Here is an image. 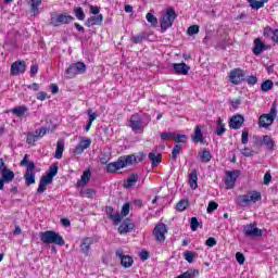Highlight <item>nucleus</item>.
I'll return each instance as SVG.
<instances>
[{"instance_id": "nucleus-53", "label": "nucleus", "mask_w": 278, "mask_h": 278, "mask_svg": "<svg viewBox=\"0 0 278 278\" xmlns=\"http://www.w3.org/2000/svg\"><path fill=\"white\" fill-rule=\"evenodd\" d=\"M129 210H130L129 203H125L122 207V216H128Z\"/></svg>"}, {"instance_id": "nucleus-47", "label": "nucleus", "mask_w": 278, "mask_h": 278, "mask_svg": "<svg viewBox=\"0 0 278 278\" xmlns=\"http://www.w3.org/2000/svg\"><path fill=\"white\" fill-rule=\"evenodd\" d=\"M215 210H218V203L211 201L206 208L207 214H212V212H214Z\"/></svg>"}, {"instance_id": "nucleus-24", "label": "nucleus", "mask_w": 278, "mask_h": 278, "mask_svg": "<svg viewBox=\"0 0 278 278\" xmlns=\"http://www.w3.org/2000/svg\"><path fill=\"white\" fill-rule=\"evenodd\" d=\"M103 23V14L93 15L86 21L87 27H94V25H101Z\"/></svg>"}, {"instance_id": "nucleus-7", "label": "nucleus", "mask_w": 278, "mask_h": 278, "mask_svg": "<svg viewBox=\"0 0 278 278\" xmlns=\"http://www.w3.org/2000/svg\"><path fill=\"white\" fill-rule=\"evenodd\" d=\"M15 174L12 169L8 168L5 161L0 159V190H3L5 184H10L14 180Z\"/></svg>"}, {"instance_id": "nucleus-44", "label": "nucleus", "mask_w": 278, "mask_h": 278, "mask_svg": "<svg viewBox=\"0 0 278 278\" xmlns=\"http://www.w3.org/2000/svg\"><path fill=\"white\" fill-rule=\"evenodd\" d=\"M146 18L148 23H151V25H157V17L153 15V11H150L147 15Z\"/></svg>"}, {"instance_id": "nucleus-1", "label": "nucleus", "mask_w": 278, "mask_h": 278, "mask_svg": "<svg viewBox=\"0 0 278 278\" xmlns=\"http://www.w3.org/2000/svg\"><path fill=\"white\" fill-rule=\"evenodd\" d=\"M146 155L143 153L139 154H129L121 156L117 161L106 164V173L114 174L121 168H126V166H134V164H138L144 160Z\"/></svg>"}, {"instance_id": "nucleus-31", "label": "nucleus", "mask_w": 278, "mask_h": 278, "mask_svg": "<svg viewBox=\"0 0 278 278\" xmlns=\"http://www.w3.org/2000/svg\"><path fill=\"white\" fill-rule=\"evenodd\" d=\"M63 154H64V140L61 139L56 142V150L54 154L55 160H62Z\"/></svg>"}, {"instance_id": "nucleus-20", "label": "nucleus", "mask_w": 278, "mask_h": 278, "mask_svg": "<svg viewBox=\"0 0 278 278\" xmlns=\"http://www.w3.org/2000/svg\"><path fill=\"white\" fill-rule=\"evenodd\" d=\"M173 68L177 75H188L190 73V66L186 63H174Z\"/></svg>"}, {"instance_id": "nucleus-55", "label": "nucleus", "mask_w": 278, "mask_h": 278, "mask_svg": "<svg viewBox=\"0 0 278 278\" xmlns=\"http://www.w3.org/2000/svg\"><path fill=\"white\" fill-rule=\"evenodd\" d=\"M274 31H275V29H273L270 27H265L263 30V35L265 38H269V36H273Z\"/></svg>"}, {"instance_id": "nucleus-33", "label": "nucleus", "mask_w": 278, "mask_h": 278, "mask_svg": "<svg viewBox=\"0 0 278 278\" xmlns=\"http://www.w3.org/2000/svg\"><path fill=\"white\" fill-rule=\"evenodd\" d=\"M248 3H250V8H252V10H260L264 8L265 3H268V0H248Z\"/></svg>"}, {"instance_id": "nucleus-10", "label": "nucleus", "mask_w": 278, "mask_h": 278, "mask_svg": "<svg viewBox=\"0 0 278 278\" xmlns=\"http://www.w3.org/2000/svg\"><path fill=\"white\" fill-rule=\"evenodd\" d=\"M84 73H86V63L84 62L73 63L65 71L67 79H75L76 75H84Z\"/></svg>"}, {"instance_id": "nucleus-64", "label": "nucleus", "mask_w": 278, "mask_h": 278, "mask_svg": "<svg viewBox=\"0 0 278 278\" xmlns=\"http://www.w3.org/2000/svg\"><path fill=\"white\" fill-rule=\"evenodd\" d=\"M271 40L273 42H278V29H274L271 33Z\"/></svg>"}, {"instance_id": "nucleus-4", "label": "nucleus", "mask_w": 278, "mask_h": 278, "mask_svg": "<svg viewBox=\"0 0 278 278\" xmlns=\"http://www.w3.org/2000/svg\"><path fill=\"white\" fill-rule=\"evenodd\" d=\"M39 237L43 244H58L59 247H64V238L53 230L40 232Z\"/></svg>"}, {"instance_id": "nucleus-35", "label": "nucleus", "mask_w": 278, "mask_h": 278, "mask_svg": "<svg viewBox=\"0 0 278 278\" xmlns=\"http://www.w3.org/2000/svg\"><path fill=\"white\" fill-rule=\"evenodd\" d=\"M40 3H42V0H30V8L34 16H38V14L40 13L38 11Z\"/></svg>"}, {"instance_id": "nucleus-52", "label": "nucleus", "mask_w": 278, "mask_h": 278, "mask_svg": "<svg viewBox=\"0 0 278 278\" xmlns=\"http://www.w3.org/2000/svg\"><path fill=\"white\" fill-rule=\"evenodd\" d=\"M35 136L38 138H43V136H47V128H40L35 130Z\"/></svg>"}, {"instance_id": "nucleus-15", "label": "nucleus", "mask_w": 278, "mask_h": 278, "mask_svg": "<svg viewBox=\"0 0 278 278\" xmlns=\"http://www.w3.org/2000/svg\"><path fill=\"white\" fill-rule=\"evenodd\" d=\"M92 144V140L90 138L85 137L83 138L78 144L74 148L75 155H81L86 149H88Z\"/></svg>"}, {"instance_id": "nucleus-16", "label": "nucleus", "mask_w": 278, "mask_h": 278, "mask_svg": "<svg viewBox=\"0 0 278 278\" xmlns=\"http://www.w3.org/2000/svg\"><path fill=\"white\" fill-rule=\"evenodd\" d=\"M243 232L245 236L252 238H260V236H262V229L256 228L255 224L245 225L243 227Z\"/></svg>"}, {"instance_id": "nucleus-8", "label": "nucleus", "mask_w": 278, "mask_h": 278, "mask_svg": "<svg viewBox=\"0 0 278 278\" xmlns=\"http://www.w3.org/2000/svg\"><path fill=\"white\" fill-rule=\"evenodd\" d=\"M73 21H75V17H73L72 15H67L64 13H51L49 25H52V27H60V25H68V23H73Z\"/></svg>"}, {"instance_id": "nucleus-26", "label": "nucleus", "mask_w": 278, "mask_h": 278, "mask_svg": "<svg viewBox=\"0 0 278 278\" xmlns=\"http://www.w3.org/2000/svg\"><path fill=\"white\" fill-rule=\"evenodd\" d=\"M134 223H130L129 220H125L123 224L119 225L118 231L122 235L129 233L134 231Z\"/></svg>"}, {"instance_id": "nucleus-29", "label": "nucleus", "mask_w": 278, "mask_h": 278, "mask_svg": "<svg viewBox=\"0 0 278 278\" xmlns=\"http://www.w3.org/2000/svg\"><path fill=\"white\" fill-rule=\"evenodd\" d=\"M261 144H264L269 151H273V149H275V140H273V137L268 135L263 136Z\"/></svg>"}, {"instance_id": "nucleus-21", "label": "nucleus", "mask_w": 278, "mask_h": 278, "mask_svg": "<svg viewBox=\"0 0 278 278\" xmlns=\"http://www.w3.org/2000/svg\"><path fill=\"white\" fill-rule=\"evenodd\" d=\"M268 47H266L265 43H263L262 39L256 38L254 39V47H253V53L254 55H262L263 51H266Z\"/></svg>"}, {"instance_id": "nucleus-17", "label": "nucleus", "mask_w": 278, "mask_h": 278, "mask_svg": "<svg viewBox=\"0 0 278 278\" xmlns=\"http://www.w3.org/2000/svg\"><path fill=\"white\" fill-rule=\"evenodd\" d=\"M25 71H27V64L25 63V61H15L11 65V75H21L25 73Z\"/></svg>"}, {"instance_id": "nucleus-46", "label": "nucleus", "mask_w": 278, "mask_h": 278, "mask_svg": "<svg viewBox=\"0 0 278 278\" xmlns=\"http://www.w3.org/2000/svg\"><path fill=\"white\" fill-rule=\"evenodd\" d=\"M181 153V146L176 144L172 151V160H177V156Z\"/></svg>"}, {"instance_id": "nucleus-62", "label": "nucleus", "mask_w": 278, "mask_h": 278, "mask_svg": "<svg viewBox=\"0 0 278 278\" xmlns=\"http://www.w3.org/2000/svg\"><path fill=\"white\" fill-rule=\"evenodd\" d=\"M88 116H89V123H94V121H97V113H92V111H88L87 112Z\"/></svg>"}, {"instance_id": "nucleus-42", "label": "nucleus", "mask_w": 278, "mask_h": 278, "mask_svg": "<svg viewBox=\"0 0 278 278\" xmlns=\"http://www.w3.org/2000/svg\"><path fill=\"white\" fill-rule=\"evenodd\" d=\"M146 39L147 37H144V34H139V35L132 36L130 40L135 45H140V42L144 41Z\"/></svg>"}, {"instance_id": "nucleus-38", "label": "nucleus", "mask_w": 278, "mask_h": 278, "mask_svg": "<svg viewBox=\"0 0 278 278\" xmlns=\"http://www.w3.org/2000/svg\"><path fill=\"white\" fill-rule=\"evenodd\" d=\"M74 14L78 21H84L86 18V13H84V9H81V7H76L74 9Z\"/></svg>"}, {"instance_id": "nucleus-39", "label": "nucleus", "mask_w": 278, "mask_h": 278, "mask_svg": "<svg viewBox=\"0 0 278 278\" xmlns=\"http://www.w3.org/2000/svg\"><path fill=\"white\" fill-rule=\"evenodd\" d=\"M227 131V128H225V124L223 123V119L218 118L217 119V128H216V134L217 136H223Z\"/></svg>"}, {"instance_id": "nucleus-25", "label": "nucleus", "mask_w": 278, "mask_h": 278, "mask_svg": "<svg viewBox=\"0 0 278 278\" xmlns=\"http://www.w3.org/2000/svg\"><path fill=\"white\" fill-rule=\"evenodd\" d=\"M106 214H108L109 218H111V220H113L114 225H118V223H121V220H123L121 213L114 214V208H112V206H109L106 208Z\"/></svg>"}, {"instance_id": "nucleus-22", "label": "nucleus", "mask_w": 278, "mask_h": 278, "mask_svg": "<svg viewBox=\"0 0 278 278\" xmlns=\"http://www.w3.org/2000/svg\"><path fill=\"white\" fill-rule=\"evenodd\" d=\"M243 123H244V117H242V115H236L231 117L229 122V127L230 129H240Z\"/></svg>"}, {"instance_id": "nucleus-59", "label": "nucleus", "mask_w": 278, "mask_h": 278, "mask_svg": "<svg viewBox=\"0 0 278 278\" xmlns=\"http://www.w3.org/2000/svg\"><path fill=\"white\" fill-rule=\"evenodd\" d=\"M241 142L243 144H248L249 143V132L248 131H243L241 135Z\"/></svg>"}, {"instance_id": "nucleus-32", "label": "nucleus", "mask_w": 278, "mask_h": 278, "mask_svg": "<svg viewBox=\"0 0 278 278\" xmlns=\"http://www.w3.org/2000/svg\"><path fill=\"white\" fill-rule=\"evenodd\" d=\"M138 182V174H131L124 182V188H134Z\"/></svg>"}, {"instance_id": "nucleus-63", "label": "nucleus", "mask_w": 278, "mask_h": 278, "mask_svg": "<svg viewBox=\"0 0 278 278\" xmlns=\"http://www.w3.org/2000/svg\"><path fill=\"white\" fill-rule=\"evenodd\" d=\"M108 162H110V156L103 154V155L100 157V164L108 166Z\"/></svg>"}, {"instance_id": "nucleus-28", "label": "nucleus", "mask_w": 278, "mask_h": 278, "mask_svg": "<svg viewBox=\"0 0 278 278\" xmlns=\"http://www.w3.org/2000/svg\"><path fill=\"white\" fill-rule=\"evenodd\" d=\"M27 112H29V109L26 105H20L12 109V114L17 118H23Z\"/></svg>"}, {"instance_id": "nucleus-5", "label": "nucleus", "mask_w": 278, "mask_h": 278, "mask_svg": "<svg viewBox=\"0 0 278 278\" xmlns=\"http://www.w3.org/2000/svg\"><path fill=\"white\" fill-rule=\"evenodd\" d=\"M257 201H262V193L260 191H250L237 198V204L240 207H249L251 203H257Z\"/></svg>"}, {"instance_id": "nucleus-60", "label": "nucleus", "mask_w": 278, "mask_h": 278, "mask_svg": "<svg viewBox=\"0 0 278 278\" xmlns=\"http://www.w3.org/2000/svg\"><path fill=\"white\" fill-rule=\"evenodd\" d=\"M270 181H273V176L270 175V173H266L264 175V184H265V186H268V184H270Z\"/></svg>"}, {"instance_id": "nucleus-43", "label": "nucleus", "mask_w": 278, "mask_h": 278, "mask_svg": "<svg viewBox=\"0 0 278 278\" xmlns=\"http://www.w3.org/2000/svg\"><path fill=\"white\" fill-rule=\"evenodd\" d=\"M184 257H185L186 262H188L189 264H192V262H194V252L185 251L184 252Z\"/></svg>"}, {"instance_id": "nucleus-49", "label": "nucleus", "mask_w": 278, "mask_h": 278, "mask_svg": "<svg viewBox=\"0 0 278 278\" xmlns=\"http://www.w3.org/2000/svg\"><path fill=\"white\" fill-rule=\"evenodd\" d=\"M175 139V132H162L161 140H173Z\"/></svg>"}, {"instance_id": "nucleus-9", "label": "nucleus", "mask_w": 278, "mask_h": 278, "mask_svg": "<svg viewBox=\"0 0 278 278\" xmlns=\"http://www.w3.org/2000/svg\"><path fill=\"white\" fill-rule=\"evenodd\" d=\"M176 18H177V13L175 12V9L168 8L166 13L163 15L161 20V30L166 31V29H169V27H173V23H175Z\"/></svg>"}, {"instance_id": "nucleus-3", "label": "nucleus", "mask_w": 278, "mask_h": 278, "mask_svg": "<svg viewBox=\"0 0 278 278\" xmlns=\"http://www.w3.org/2000/svg\"><path fill=\"white\" fill-rule=\"evenodd\" d=\"M59 167L56 164H53L49 167L48 173L43 175L39 181V186L37 188L38 194H42L47 190V186H51L53 184V177L58 175Z\"/></svg>"}, {"instance_id": "nucleus-40", "label": "nucleus", "mask_w": 278, "mask_h": 278, "mask_svg": "<svg viewBox=\"0 0 278 278\" xmlns=\"http://www.w3.org/2000/svg\"><path fill=\"white\" fill-rule=\"evenodd\" d=\"M188 205H190V202H188V200H180L177 203L176 208L178 210V212H185V210L188 208Z\"/></svg>"}, {"instance_id": "nucleus-50", "label": "nucleus", "mask_w": 278, "mask_h": 278, "mask_svg": "<svg viewBox=\"0 0 278 278\" xmlns=\"http://www.w3.org/2000/svg\"><path fill=\"white\" fill-rule=\"evenodd\" d=\"M38 140V137L34 134H28L26 138V142L28 144H34Z\"/></svg>"}, {"instance_id": "nucleus-2", "label": "nucleus", "mask_w": 278, "mask_h": 278, "mask_svg": "<svg viewBox=\"0 0 278 278\" xmlns=\"http://www.w3.org/2000/svg\"><path fill=\"white\" fill-rule=\"evenodd\" d=\"M149 123H151V116L149 114L135 113L129 118L128 127L135 134H142L144 128L149 127Z\"/></svg>"}, {"instance_id": "nucleus-51", "label": "nucleus", "mask_w": 278, "mask_h": 278, "mask_svg": "<svg viewBox=\"0 0 278 278\" xmlns=\"http://www.w3.org/2000/svg\"><path fill=\"white\" fill-rule=\"evenodd\" d=\"M199 229V219L197 217L191 218V231H197Z\"/></svg>"}, {"instance_id": "nucleus-14", "label": "nucleus", "mask_w": 278, "mask_h": 278, "mask_svg": "<svg viewBox=\"0 0 278 278\" xmlns=\"http://www.w3.org/2000/svg\"><path fill=\"white\" fill-rule=\"evenodd\" d=\"M240 175V172L232 170V172H226V178H225V186L227 190H231L236 186V180L238 179Z\"/></svg>"}, {"instance_id": "nucleus-6", "label": "nucleus", "mask_w": 278, "mask_h": 278, "mask_svg": "<svg viewBox=\"0 0 278 278\" xmlns=\"http://www.w3.org/2000/svg\"><path fill=\"white\" fill-rule=\"evenodd\" d=\"M275 118H277V102H273L268 114H262L260 116L258 126L263 129H267V127H270V125L275 123Z\"/></svg>"}, {"instance_id": "nucleus-13", "label": "nucleus", "mask_w": 278, "mask_h": 278, "mask_svg": "<svg viewBox=\"0 0 278 278\" xmlns=\"http://www.w3.org/2000/svg\"><path fill=\"white\" fill-rule=\"evenodd\" d=\"M229 79L235 86H240L244 81V71L242 68H235L229 73Z\"/></svg>"}, {"instance_id": "nucleus-23", "label": "nucleus", "mask_w": 278, "mask_h": 278, "mask_svg": "<svg viewBox=\"0 0 278 278\" xmlns=\"http://www.w3.org/2000/svg\"><path fill=\"white\" fill-rule=\"evenodd\" d=\"M189 186L191 190H197V188H199V175L197 169H192L189 174Z\"/></svg>"}, {"instance_id": "nucleus-27", "label": "nucleus", "mask_w": 278, "mask_h": 278, "mask_svg": "<svg viewBox=\"0 0 278 278\" xmlns=\"http://www.w3.org/2000/svg\"><path fill=\"white\" fill-rule=\"evenodd\" d=\"M191 139L193 140V142H200L201 144L205 142V138L203 137V131H201V126H195L194 132L191 136Z\"/></svg>"}, {"instance_id": "nucleus-34", "label": "nucleus", "mask_w": 278, "mask_h": 278, "mask_svg": "<svg viewBox=\"0 0 278 278\" xmlns=\"http://www.w3.org/2000/svg\"><path fill=\"white\" fill-rule=\"evenodd\" d=\"M148 157L152 162V166H157L162 162L161 155L155 152H150Z\"/></svg>"}, {"instance_id": "nucleus-36", "label": "nucleus", "mask_w": 278, "mask_h": 278, "mask_svg": "<svg viewBox=\"0 0 278 278\" xmlns=\"http://www.w3.org/2000/svg\"><path fill=\"white\" fill-rule=\"evenodd\" d=\"M200 155V160L203 163H207L212 160V153L210 152V150H203L202 152L199 153Z\"/></svg>"}, {"instance_id": "nucleus-11", "label": "nucleus", "mask_w": 278, "mask_h": 278, "mask_svg": "<svg viewBox=\"0 0 278 278\" xmlns=\"http://www.w3.org/2000/svg\"><path fill=\"white\" fill-rule=\"evenodd\" d=\"M166 233H168V228L165 224H159L154 227L153 236L156 242H164L166 240Z\"/></svg>"}, {"instance_id": "nucleus-41", "label": "nucleus", "mask_w": 278, "mask_h": 278, "mask_svg": "<svg viewBox=\"0 0 278 278\" xmlns=\"http://www.w3.org/2000/svg\"><path fill=\"white\" fill-rule=\"evenodd\" d=\"M80 194L83 197H86L87 199H92V197H94V194H97V191H94V189H85L80 191Z\"/></svg>"}, {"instance_id": "nucleus-61", "label": "nucleus", "mask_w": 278, "mask_h": 278, "mask_svg": "<svg viewBox=\"0 0 278 278\" xmlns=\"http://www.w3.org/2000/svg\"><path fill=\"white\" fill-rule=\"evenodd\" d=\"M36 99H37L38 101H46V100H47V92L41 91V92L37 93Z\"/></svg>"}, {"instance_id": "nucleus-30", "label": "nucleus", "mask_w": 278, "mask_h": 278, "mask_svg": "<svg viewBox=\"0 0 278 278\" xmlns=\"http://www.w3.org/2000/svg\"><path fill=\"white\" fill-rule=\"evenodd\" d=\"M90 177H92V173L90 172V169L85 170L80 179L77 181V186L88 185V181H90Z\"/></svg>"}, {"instance_id": "nucleus-56", "label": "nucleus", "mask_w": 278, "mask_h": 278, "mask_svg": "<svg viewBox=\"0 0 278 278\" xmlns=\"http://www.w3.org/2000/svg\"><path fill=\"white\" fill-rule=\"evenodd\" d=\"M241 153L244 157H251V155H253V150H251V148H244L241 150Z\"/></svg>"}, {"instance_id": "nucleus-37", "label": "nucleus", "mask_w": 278, "mask_h": 278, "mask_svg": "<svg viewBox=\"0 0 278 278\" xmlns=\"http://www.w3.org/2000/svg\"><path fill=\"white\" fill-rule=\"evenodd\" d=\"M274 83L273 80L268 79L262 83L261 90L263 92H268L269 90H273Z\"/></svg>"}, {"instance_id": "nucleus-58", "label": "nucleus", "mask_w": 278, "mask_h": 278, "mask_svg": "<svg viewBox=\"0 0 278 278\" xmlns=\"http://www.w3.org/2000/svg\"><path fill=\"white\" fill-rule=\"evenodd\" d=\"M247 83L250 86H255V84H257V77L256 76H248Z\"/></svg>"}, {"instance_id": "nucleus-54", "label": "nucleus", "mask_w": 278, "mask_h": 278, "mask_svg": "<svg viewBox=\"0 0 278 278\" xmlns=\"http://www.w3.org/2000/svg\"><path fill=\"white\" fill-rule=\"evenodd\" d=\"M206 247H216L217 241L214 237H210L206 241H205Z\"/></svg>"}, {"instance_id": "nucleus-19", "label": "nucleus", "mask_w": 278, "mask_h": 278, "mask_svg": "<svg viewBox=\"0 0 278 278\" xmlns=\"http://www.w3.org/2000/svg\"><path fill=\"white\" fill-rule=\"evenodd\" d=\"M93 240L90 237L84 238L80 243V251L84 255H90Z\"/></svg>"}, {"instance_id": "nucleus-57", "label": "nucleus", "mask_w": 278, "mask_h": 278, "mask_svg": "<svg viewBox=\"0 0 278 278\" xmlns=\"http://www.w3.org/2000/svg\"><path fill=\"white\" fill-rule=\"evenodd\" d=\"M236 260H237V262H238V264H244V254H242V253H240V252H237L236 253Z\"/></svg>"}, {"instance_id": "nucleus-18", "label": "nucleus", "mask_w": 278, "mask_h": 278, "mask_svg": "<svg viewBox=\"0 0 278 278\" xmlns=\"http://www.w3.org/2000/svg\"><path fill=\"white\" fill-rule=\"evenodd\" d=\"M116 257H119L121 260V264L122 266H124V268H131L132 264H134V258L129 255H123V251L122 250H117L115 252Z\"/></svg>"}, {"instance_id": "nucleus-48", "label": "nucleus", "mask_w": 278, "mask_h": 278, "mask_svg": "<svg viewBox=\"0 0 278 278\" xmlns=\"http://www.w3.org/2000/svg\"><path fill=\"white\" fill-rule=\"evenodd\" d=\"M198 33H199V26L198 25H192L187 30L188 36H194Z\"/></svg>"}, {"instance_id": "nucleus-45", "label": "nucleus", "mask_w": 278, "mask_h": 278, "mask_svg": "<svg viewBox=\"0 0 278 278\" xmlns=\"http://www.w3.org/2000/svg\"><path fill=\"white\" fill-rule=\"evenodd\" d=\"M174 141L181 144H186V142L188 141V137L186 135H177V136L175 135Z\"/></svg>"}, {"instance_id": "nucleus-12", "label": "nucleus", "mask_w": 278, "mask_h": 278, "mask_svg": "<svg viewBox=\"0 0 278 278\" xmlns=\"http://www.w3.org/2000/svg\"><path fill=\"white\" fill-rule=\"evenodd\" d=\"M36 164L34 163H28L26 173L24 175V179L26 181V186H31L36 184Z\"/></svg>"}]
</instances>
